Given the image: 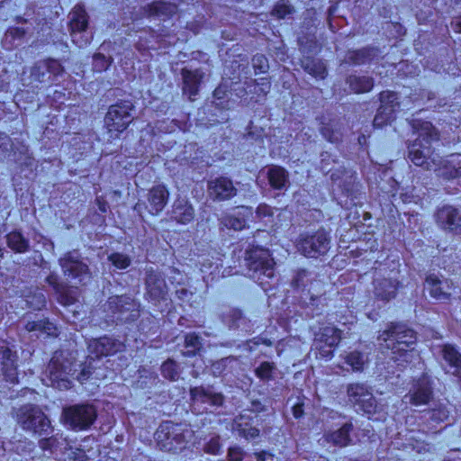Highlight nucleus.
Here are the masks:
<instances>
[{
    "label": "nucleus",
    "mask_w": 461,
    "mask_h": 461,
    "mask_svg": "<svg viewBox=\"0 0 461 461\" xmlns=\"http://www.w3.org/2000/svg\"><path fill=\"white\" fill-rule=\"evenodd\" d=\"M299 50L303 54L310 55L317 51V41L314 36H300L298 38Z\"/></svg>",
    "instance_id": "8fccbe9b"
},
{
    "label": "nucleus",
    "mask_w": 461,
    "mask_h": 461,
    "mask_svg": "<svg viewBox=\"0 0 461 461\" xmlns=\"http://www.w3.org/2000/svg\"><path fill=\"white\" fill-rule=\"evenodd\" d=\"M97 418L95 407L89 403L74 404L63 408L61 419L68 429L75 431L88 429Z\"/></svg>",
    "instance_id": "423d86ee"
},
{
    "label": "nucleus",
    "mask_w": 461,
    "mask_h": 461,
    "mask_svg": "<svg viewBox=\"0 0 461 461\" xmlns=\"http://www.w3.org/2000/svg\"><path fill=\"white\" fill-rule=\"evenodd\" d=\"M276 366L274 362L264 361L255 369V375L263 382L273 380Z\"/></svg>",
    "instance_id": "49530a36"
},
{
    "label": "nucleus",
    "mask_w": 461,
    "mask_h": 461,
    "mask_svg": "<svg viewBox=\"0 0 461 461\" xmlns=\"http://www.w3.org/2000/svg\"><path fill=\"white\" fill-rule=\"evenodd\" d=\"M294 12V7L287 1L280 0L276 4L272 11V15L276 16L278 19H285L290 18Z\"/></svg>",
    "instance_id": "de8ad7c7"
},
{
    "label": "nucleus",
    "mask_w": 461,
    "mask_h": 461,
    "mask_svg": "<svg viewBox=\"0 0 461 461\" xmlns=\"http://www.w3.org/2000/svg\"><path fill=\"white\" fill-rule=\"evenodd\" d=\"M133 108L131 101H121L109 107L104 117V125L110 139H118L129 127L133 121Z\"/></svg>",
    "instance_id": "39448f33"
},
{
    "label": "nucleus",
    "mask_w": 461,
    "mask_h": 461,
    "mask_svg": "<svg viewBox=\"0 0 461 461\" xmlns=\"http://www.w3.org/2000/svg\"><path fill=\"white\" fill-rule=\"evenodd\" d=\"M437 354L445 362L442 364L447 373L459 375L461 369V352L459 348L453 344L444 343L436 347Z\"/></svg>",
    "instance_id": "5701e85b"
},
{
    "label": "nucleus",
    "mask_w": 461,
    "mask_h": 461,
    "mask_svg": "<svg viewBox=\"0 0 461 461\" xmlns=\"http://www.w3.org/2000/svg\"><path fill=\"white\" fill-rule=\"evenodd\" d=\"M346 83L355 94L368 93L374 87V78L369 76L353 74L347 77Z\"/></svg>",
    "instance_id": "e433bc0d"
},
{
    "label": "nucleus",
    "mask_w": 461,
    "mask_h": 461,
    "mask_svg": "<svg viewBox=\"0 0 461 461\" xmlns=\"http://www.w3.org/2000/svg\"><path fill=\"white\" fill-rule=\"evenodd\" d=\"M59 265L66 276L81 285H86L91 279L88 266L80 259V254L74 250L66 253L60 259Z\"/></svg>",
    "instance_id": "9d476101"
},
{
    "label": "nucleus",
    "mask_w": 461,
    "mask_h": 461,
    "mask_svg": "<svg viewBox=\"0 0 461 461\" xmlns=\"http://www.w3.org/2000/svg\"><path fill=\"white\" fill-rule=\"evenodd\" d=\"M399 282L395 278H375L374 294L377 299L388 302L396 296Z\"/></svg>",
    "instance_id": "c85d7f7f"
},
{
    "label": "nucleus",
    "mask_w": 461,
    "mask_h": 461,
    "mask_svg": "<svg viewBox=\"0 0 461 461\" xmlns=\"http://www.w3.org/2000/svg\"><path fill=\"white\" fill-rule=\"evenodd\" d=\"M46 283L48 285H50L53 288L55 293H57L58 291H60V289L63 286H65L63 284L59 283V276L56 274H53V273L50 274L46 277Z\"/></svg>",
    "instance_id": "0e129e2a"
},
{
    "label": "nucleus",
    "mask_w": 461,
    "mask_h": 461,
    "mask_svg": "<svg viewBox=\"0 0 461 461\" xmlns=\"http://www.w3.org/2000/svg\"><path fill=\"white\" fill-rule=\"evenodd\" d=\"M251 83L257 84L259 86V94H262L263 95H266L271 88V83L269 80L266 77L260 78L258 80H251Z\"/></svg>",
    "instance_id": "e2e57ef3"
},
{
    "label": "nucleus",
    "mask_w": 461,
    "mask_h": 461,
    "mask_svg": "<svg viewBox=\"0 0 461 461\" xmlns=\"http://www.w3.org/2000/svg\"><path fill=\"white\" fill-rule=\"evenodd\" d=\"M304 403L302 401H298L292 407V412L295 419H300L304 414Z\"/></svg>",
    "instance_id": "774afa93"
},
{
    "label": "nucleus",
    "mask_w": 461,
    "mask_h": 461,
    "mask_svg": "<svg viewBox=\"0 0 461 461\" xmlns=\"http://www.w3.org/2000/svg\"><path fill=\"white\" fill-rule=\"evenodd\" d=\"M68 28L72 41L78 47H83L87 43V40H78L77 36L86 32L88 26V14L83 5L77 4L68 14Z\"/></svg>",
    "instance_id": "6ab92c4d"
},
{
    "label": "nucleus",
    "mask_w": 461,
    "mask_h": 461,
    "mask_svg": "<svg viewBox=\"0 0 461 461\" xmlns=\"http://www.w3.org/2000/svg\"><path fill=\"white\" fill-rule=\"evenodd\" d=\"M342 336V331L333 325H326L321 327L320 330L315 333L314 340L316 342L324 343L330 348L337 347Z\"/></svg>",
    "instance_id": "2f4dec72"
},
{
    "label": "nucleus",
    "mask_w": 461,
    "mask_h": 461,
    "mask_svg": "<svg viewBox=\"0 0 461 461\" xmlns=\"http://www.w3.org/2000/svg\"><path fill=\"white\" fill-rule=\"evenodd\" d=\"M251 62L256 74L266 73L269 68L268 60L263 54L254 55Z\"/></svg>",
    "instance_id": "864d4df0"
},
{
    "label": "nucleus",
    "mask_w": 461,
    "mask_h": 461,
    "mask_svg": "<svg viewBox=\"0 0 461 461\" xmlns=\"http://www.w3.org/2000/svg\"><path fill=\"white\" fill-rule=\"evenodd\" d=\"M219 221L221 226L233 230H241L247 225L246 217L241 212L224 213L219 219Z\"/></svg>",
    "instance_id": "ea45409f"
},
{
    "label": "nucleus",
    "mask_w": 461,
    "mask_h": 461,
    "mask_svg": "<svg viewBox=\"0 0 461 461\" xmlns=\"http://www.w3.org/2000/svg\"><path fill=\"white\" fill-rule=\"evenodd\" d=\"M266 411H267L266 405H264L258 400H254L251 402V408L245 411L244 412L251 413L252 415H258V413L264 412Z\"/></svg>",
    "instance_id": "69168bd1"
},
{
    "label": "nucleus",
    "mask_w": 461,
    "mask_h": 461,
    "mask_svg": "<svg viewBox=\"0 0 461 461\" xmlns=\"http://www.w3.org/2000/svg\"><path fill=\"white\" fill-rule=\"evenodd\" d=\"M193 437L194 431L186 424L171 420L162 422L155 433L158 447L165 452L183 450Z\"/></svg>",
    "instance_id": "f03ea898"
},
{
    "label": "nucleus",
    "mask_w": 461,
    "mask_h": 461,
    "mask_svg": "<svg viewBox=\"0 0 461 461\" xmlns=\"http://www.w3.org/2000/svg\"><path fill=\"white\" fill-rule=\"evenodd\" d=\"M330 237L322 228L314 232L301 233L296 240L297 250L307 258H317L330 249Z\"/></svg>",
    "instance_id": "0eeeda50"
},
{
    "label": "nucleus",
    "mask_w": 461,
    "mask_h": 461,
    "mask_svg": "<svg viewBox=\"0 0 461 461\" xmlns=\"http://www.w3.org/2000/svg\"><path fill=\"white\" fill-rule=\"evenodd\" d=\"M77 370H73L68 361L60 360L58 356H54L49 363L48 372L53 386L59 389H68L71 387L69 376H74Z\"/></svg>",
    "instance_id": "4468645a"
},
{
    "label": "nucleus",
    "mask_w": 461,
    "mask_h": 461,
    "mask_svg": "<svg viewBox=\"0 0 461 461\" xmlns=\"http://www.w3.org/2000/svg\"><path fill=\"white\" fill-rule=\"evenodd\" d=\"M176 296L179 300L185 302V301H189L192 298L193 293L186 288L181 287L179 289H176Z\"/></svg>",
    "instance_id": "338daca9"
},
{
    "label": "nucleus",
    "mask_w": 461,
    "mask_h": 461,
    "mask_svg": "<svg viewBox=\"0 0 461 461\" xmlns=\"http://www.w3.org/2000/svg\"><path fill=\"white\" fill-rule=\"evenodd\" d=\"M378 340H383L384 347L391 349L393 354L402 357L413 351L417 337L413 330L397 324L391 325L388 330H384L378 336Z\"/></svg>",
    "instance_id": "7ed1b4c3"
},
{
    "label": "nucleus",
    "mask_w": 461,
    "mask_h": 461,
    "mask_svg": "<svg viewBox=\"0 0 461 461\" xmlns=\"http://www.w3.org/2000/svg\"><path fill=\"white\" fill-rule=\"evenodd\" d=\"M309 279V272L301 269L296 272L295 276H294L292 280V285L294 288H304L306 286V282Z\"/></svg>",
    "instance_id": "052dcab7"
},
{
    "label": "nucleus",
    "mask_w": 461,
    "mask_h": 461,
    "mask_svg": "<svg viewBox=\"0 0 461 461\" xmlns=\"http://www.w3.org/2000/svg\"><path fill=\"white\" fill-rule=\"evenodd\" d=\"M378 55V48L365 47L360 50L348 51L347 59L353 65H363L371 62L375 58H377Z\"/></svg>",
    "instance_id": "f704fd0d"
},
{
    "label": "nucleus",
    "mask_w": 461,
    "mask_h": 461,
    "mask_svg": "<svg viewBox=\"0 0 461 461\" xmlns=\"http://www.w3.org/2000/svg\"><path fill=\"white\" fill-rule=\"evenodd\" d=\"M237 188L232 180L220 176L207 182V194L213 202L229 201L237 195Z\"/></svg>",
    "instance_id": "dca6fc26"
},
{
    "label": "nucleus",
    "mask_w": 461,
    "mask_h": 461,
    "mask_svg": "<svg viewBox=\"0 0 461 461\" xmlns=\"http://www.w3.org/2000/svg\"><path fill=\"white\" fill-rule=\"evenodd\" d=\"M433 398V384L427 375L420 377L405 394L404 399L413 406L428 404Z\"/></svg>",
    "instance_id": "a211bd4d"
},
{
    "label": "nucleus",
    "mask_w": 461,
    "mask_h": 461,
    "mask_svg": "<svg viewBox=\"0 0 461 461\" xmlns=\"http://www.w3.org/2000/svg\"><path fill=\"white\" fill-rule=\"evenodd\" d=\"M108 261L117 269L124 270L131 264V258L122 252H113L108 256Z\"/></svg>",
    "instance_id": "09e8293b"
},
{
    "label": "nucleus",
    "mask_w": 461,
    "mask_h": 461,
    "mask_svg": "<svg viewBox=\"0 0 461 461\" xmlns=\"http://www.w3.org/2000/svg\"><path fill=\"white\" fill-rule=\"evenodd\" d=\"M123 347V344L119 339L104 336L90 339L87 348L91 357L94 356L96 358H101L122 351Z\"/></svg>",
    "instance_id": "412c9836"
},
{
    "label": "nucleus",
    "mask_w": 461,
    "mask_h": 461,
    "mask_svg": "<svg viewBox=\"0 0 461 461\" xmlns=\"http://www.w3.org/2000/svg\"><path fill=\"white\" fill-rule=\"evenodd\" d=\"M94 59V68L97 71L106 70L112 64L113 59L107 58L105 55L102 53H96L93 57Z\"/></svg>",
    "instance_id": "13d9d810"
},
{
    "label": "nucleus",
    "mask_w": 461,
    "mask_h": 461,
    "mask_svg": "<svg viewBox=\"0 0 461 461\" xmlns=\"http://www.w3.org/2000/svg\"><path fill=\"white\" fill-rule=\"evenodd\" d=\"M353 430V424L346 422L339 429L324 434V439L337 447H346L350 441V432Z\"/></svg>",
    "instance_id": "72a5a7b5"
},
{
    "label": "nucleus",
    "mask_w": 461,
    "mask_h": 461,
    "mask_svg": "<svg viewBox=\"0 0 461 461\" xmlns=\"http://www.w3.org/2000/svg\"><path fill=\"white\" fill-rule=\"evenodd\" d=\"M343 363L350 366L353 372H361L366 364L365 355L357 350L345 353L341 356Z\"/></svg>",
    "instance_id": "79ce46f5"
},
{
    "label": "nucleus",
    "mask_w": 461,
    "mask_h": 461,
    "mask_svg": "<svg viewBox=\"0 0 461 461\" xmlns=\"http://www.w3.org/2000/svg\"><path fill=\"white\" fill-rule=\"evenodd\" d=\"M245 261L250 277L261 280V276L271 278L275 273V262L268 249L253 247L246 250Z\"/></svg>",
    "instance_id": "6e6552de"
},
{
    "label": "nucleus",
    "mask_w": 461,
    "mask_h": 461,
    "mask_svg": "<svg viewBox=\"0 0 461 461\" xmlns=\"http://www.w3.org/2000/svg\"><path fill=\"white\" fill-rule=\"evenodd\" d=\"M8 248L15 253L24 254L30 250V240L21 230H14L5 235Z\"/></svg>",
    "instance_id": "c9c22d12"
},
{
    "label": "nucleus",
    "mask_w": 461,
    "mask_h": 461,
    "mask_svg": "<svg viewBox=\"0 0 461 461\" xmlns=\"http://www.w3.org/2000/svg\"><path fill=\"white\" fill-rule=\"evenodd\" d=\"M320 131L323 138L330 142H338L340 139V133L335 131L330 123L321 122Z\"/></svg>",
    "instance_id": "5fc2aeb1"
},
{
    "label": "nucleus",
    "mask_w": 461,
    "mask_h": 461,
    "mask_svg": "<svg viewBox=\"0 0 461 461\" xmlns=\"http://www.w3.org/2000/svg\"><path fill=\"white\" fill-rule=\"evenodd\" d=\"M43 61L46 63L48 71L50 75L52 76L53 81H55L59 76H61L64 73V68L58 59H43Z\"/></svg>",
    "instance_id": "6e6d98bb"
},
{
    "label": "nucleus",
    "mask_w": 461,
    "mask_h": 461,
    "mask_svg": "<svg viewBox=\"0 0 461 461\" xmlns=\"http://www.w3.org/2000/svg\"><path fill=\"white\" fill-rule=\"evenodd\" d=\"M436 221L444 230H454L460 226L461 210L451 205L438 208L435 214Z\"/></svg>",
    "instance_id": "393cba45"
},
{
    "label": "nucleus",
    "mask_w": 461,
    "mask_h": 461,
    "mask_svg": "<svg viewBox=\"0 0 461 461\" xmlns=\"http://www.w3.org/2000/svg\"><path fill=\"white\" fill-rule=\"evenodd\" d=\"M301 65L305 72L315 78L324 79L327 76L326 65L321 59H316L309 56L303 57V59H301Z\"/></svg>",
    "instance_id": "4c0bfd02"
},
{
    "label": "nucleus",
    "mask_w": 461,
    "mask_h": 461,
    "mask_svg": "<svg viewBox=\"0 0 461 461\" xmlns=\"http://www.w3.org/2000/svg\"><path fill=\"white\" fill-rule=\"evenodd\" d=\"M181 76L183 78V93L188 95L190 101L194 100V97L199 92L203 73L199 69L190 70L183 68Z\"/></svg>",
    "instance_id": "cd10ccee"
},
{
    "label": "nucleus",
    "mask_w": 461,
    "mask_h": 461,
    "mask_svg": "<svg viewBox=\"0 0 461 461\" xmlns=\"http://www.w3.org/2000/svg\"><path fill=\"white\" fill-rule=\"evenodd\" d=\"M25 329L29 332L41 331L49 336H58L57 327L52 322L49 321L48 319L28 321L25 324Z\"/></svg>",
    "instance_id": "a19ab883"
},
{
    "label": "nucleus",
    "mask_w": 461,
    "mask_h": 461,
    "mask_svg": "<svg viewBox=\"0 0 461 461\" xmlns=\"http://www.w3.org/2000/svg\"><path fill=\"white\" fill-rule=\"evenodd\" d=\"M107 306L113 313L118 314L121 321H131L139 317L137 303L129 295L111 296L107 301Z\"/></svg>",
    "instance_id": "2eb2a0df"
},
{
    "label": "nucleus",
    "mask_w": 461,
    "mask_h": 461,
    "mask_svg": "<svg viewBox=\"0 0 461 461\" xmlns=\"http://www.w3.org/2000/svg\"><path fill=\"white\" fill-rule=\"evenodd\" d=\"M202 347V339L194 332H190L185 336V348L187 349L184 352L185 357L194 356Z\"/></svg>",
    "instance_id": "a18cd8bd"
},
{
    "label": "nucleus",
    "mask_w": 461,
    "mask_h": 461,
    "mask_svg": "<svg viewBox=\"0 0 461 461\" xmlns=\"http://www.w3.org/2000/svg\"><path fill=\"white\" fill-rule=\"evenodd\" d=\"M221 445L220 443V437L215 436L204 445L203 451L211 455H219L221 453Z\"/></svg>",
    "instance_id": "bf43d9fd"
},
{
    "label": "nucleus",
    "mask_w": 461,
    "mask_h": 461,
    "mask_svg": "<svg viewBox=\"0 0 461 461\" xmlns=\"http://www.w3.org/2000/svg\"><path fill=\"white\" fill-rule=\"evenodd\" d=\"M413 128L419 132L418 138L408 146V158L417 167L437 171L443 158L432 149L433 140H438L435 127L429 122L414 121Z\"/></svg>",
    "instance_id": "f257e3e1"
},
{
    "label": "nucleus",
    "mask_w": 461,
    "mask_h": 461,
    "mask_svg": "<svg viewBox=\"0 0 461 461\" xmlns=\"http://www.w3.org/2000/svg\"><path fill=\"white\" fill-rule=\"evenodd\" d=\"M177 11L175 4L155 1L144 7V13L148 17H156L166 20L173 16Z\"/></svg>",
    "instance_id": "c756f323"
},
{
    "label": "nucleus",
    "mask_w": 461,
    "mask_h": 461,
    "mask_svg": "<svg viewBox=\"0 0 461 461\" xmlns=\"http://www.w3.org/2000/svg\"><path fill=\"white\" fill-rule=\"evenodd\" d=\"M17 423L27 432L35 435H50L53 428L47 415L38 406L27 404L16 411Z\"/></svg>",
    "instance_id": "20e7f679"
},
{
    "label": "nucleus",
    "mask_w": 461,
    "mask_h": 461,
    "mask_svg": "<svg viewBox=\"0 0 461 461\" xmlns=\"http://www.w3.org/2000/svg\"><path fill=\"white\" fill-rule=\"evenodd\" d=\"M259 419L258 415L243 412L238 415L233 420V429L239 436L252 440L259 437L260 429Z\"/></svg>",
    "instance_id": "4be33fe9"
},
{
    "label": "nucleus",
    "mask_w": 461,
    "mask_h": 461,
    "mask_svg": "<svg viewBox=\"0 0 461 461\" xmlns=\"http://www.w3.org/2000/svg\"><path fill=\"white\" fill-rule=\"evenodd\" d=\"M145 296L146 298L157 304L161 301L167 300L168 288L164 275L153 267L145 270Z\"/></svg>",
    "instance_id": "f8f14e48"
},
{
    "label": "nucleus",
    "mask_w": 461,
    "mask_h": 461,
    "mask_svg": "<svg viewBox=\"0 0 461 461\" xmlns=\"http://www.w3.org/2000/svg\"><path fill=\"white\" fill-rule=\"evenodd\" d=\"M27 305L33 310H41L46 306V297L45 294L39 291L34 293L33 294L28 296L26 300Z\"/></svg>",
    "instance_id": "603ef678"
},
{
    "label": "nucleus",
    "mask_w": 461,
    "mask_h": 461,
    "mask_svg": "<svg viewBox=\"0 0 461 461\" xmlns=\"http://www.w3.org/2000/svg\"><path fill=\"white\" fill-rule=\"evenodd\" d=\"M31 77L33 80L44 84H52V76L48 71V67L43 60H40L32 67Z\"/></svg>",
    "instance_id": "37998d69"
},
{
    "label": "nucleus",
    "mask_w": 461,
    "mask_h": 461,
    "mask_svg": "<svg viewBox=\"0 0 461 461\" xmlns=\"http://www.w3.org/2000/svg\"><path fill=\"white\" fill-rule=\"evenodd\" d=\"M221 319L222 323L238 336L243 337L254 332V323L238 308L223 311Z\"/></svg>",
    "instance_id": "ddd939ff"
},
{
    "label": "nucleus",
    "mask_w": 461,
    "mask_h": 461,
    "mask_svg": "<svg viewBox=\"0 0 461 461\" xmlns=\"http://www.w3.org/2000/svg\"><path fill=\"white\" fill-rule=\"evenodd\" d=\"M160 372L165 379L177 381L181 375V368L176 361L168 358L161 365Z\"/></svg>",
    "instance_id": "c03bdc74"
},
{
    "label": "nucleus",
    "mask_w": 461,
    "mask_h": 461,
    "mask_svg": "<svg viewBox=\"0 0 461 461\" xmlns=\"http://www.w3.org/2000/svg\"><path fill=\"white\" fill-rule=\"evenodd\" d=\"M192 404L201 408V411L209 407H219L223 404L224 397L221 393L214 392L212 387L195 386L190 389Z\"/></svg>",
    "instance_id": "f3484780"
},
{
    "label": "nucleus",
    "mask_w": 461,
    "mask_h": 461,
    "mask_svg": "<svg viewBox=\"0 0 461 461\" xmlns=\"http://www.w3.org/2000/svg\"><path fill=\"white\" fill-rule=\"evenodd\" d=\"M17 354L7 347H0V360L3 375L6 382L15 384L18 383Z\"/></svg>",
    "instance_id": "b1692460"
},
{
    "label": "nucleus",
    "mask_w": 461,
    "mask_h": 461,
    "mask_svg": "<svg viewBox=\"0 0 461 461\" xmlns=\"http://www.w3.org/2000/svg\"><path fill=\"white\" fill-rule=\"evenodd\" d=\"M243 456V450L240 447H231L228 450L229 461H242Z\"/></svg>",
    "instance_id": "680f3d73"
},
{
    "label": "nucleus",
    "mask_w": 461,
    "mask_h": 461,
    "mask_svg": "<svg viewBox=\"0 0 461 461\" xmlns=\"http://www.w3.org/2000/svg\"><path fill=\"white\" fill-rule=\"evenodd\" d=\"M169 197V192L164 185L153 186L148 194V209L150 214L158 215L165 208Z\"/></svg>",
    "instance_id": "a878e982"
},
{
    "label": "nucleus",
    "mask_w": 461,
    "mask_h": 461,
    "mask_svg": "<svg viewBox=\"0 0 461 461\" xmlns=\"http://www.w3.org/2000/svg\"><path fill=\"white\" fill-rule=\"evenodd\" d=\"M424 289L433 299L445 303L450 300L455 287L451 280L432 274L426 277Z\"/></svg>",
    "instance_id": "aec40b11"
},
{
    "label": "nucleus",
    "mask_w": 461,
    "mask_h": 461,
    "mask_svg": "<svg viewBox=\"0 0 461 461\" xmlns=\"http://www.w3.org/2000/svg\"><path fill=\"white\" fill-rule=\"evenodd\" d=\"M348 400L358 411L371 415L376 412L377 403L371 390L361 383L349 384L347 387Z\"/></svg>",
    "instance_id": "9b49d317"
},
{
    "label": "nucleus",
    "mask_w": 461,
    "mask_h": 461,
    "mask_svg": "<svg viewBox=\"0 0 461 461\" xmlns=\"http://www.w3.org/2000/svg\"><path fill=\"white\" fill-rule=\"evenodd\" d=\"M171 218L179 224H188L194 219V208L185 197H177L172 205Z\"/></svg>",
    "instance_id": "bb28decb"
},
{
    "label": "nucleus",
    "mask_w": 461,
    "mask_h": 461,
    "mask_svg": "<svg viewBox=\"0 0 461 461\" xmlns=\"http://www.w3.org/2000/svg\"><path fill=\"white\" fill-rule=\"evenodd\" d=\"M56 294L58 302L64 306L72 305L77 302L74 292L68 289L66 286H63L60 291H58Z\"/></svg>",
    "instance_id": "3c124183"
},
{
    "label": "nucleus",
    "mask_w": 461,
    "mask_h": 461,
    "mask_svg": "<svg viewBox=\"0 0 461 461\" xmlns=\"http://www.w3.org/2000/svg\"><path fill=\"white\" fill-rule=\"evenodd\" d=\"M437 171L439 172L440 176L447 180L461 177V157L450 155L447 160L443 159V163Z\"/></svg>",
    "instance_id": "473e14b6"
},
{
    "label": "nucleus",
    "mask_w": 461,
    "mask_h": 461,
    "mask_svg": "<svg viewBox=\"0 0 461 461\" xmlns=\"http://www.w3.org/2000/svg\"><path fill=\"white\" fill-rule=\"evenodd\" d=\"M449 413L447 405L438 402L433 403V407L425 411L422 417L432 424H439L448 419Z\"/></svg>",
    "instance_id": "58836bf2"
},
{
    "label": "nucleus",
    "mask_w": 461,
    "mask_h": 461,
    "mask_svg": "<svg viewBox=\"0 0 461 461\" xmlns=\"http://www.w3.org/2000/svg\"><path fill=\"white\" fill-rule=\"evenodd\" d=\"M13 149V140L6 133L0 132V160L9 155Z\"/></svg>",
    "instance_id": "4d7b16f0"
},
{
    "label": "nucleus",
    "mask_w": 461,
    "mask_h": 461,
    "mask_svg": "<svg viewBox=\"0 0 461 461\" xmlns=\"http://www.w3.org/2000/svg\"><path fill=\"white\" fill-rule=\"evenodd\" d=\"M267 180L275 190H286L290 185L288 171L280 166H272L267 170Z\"/></svg>",
    "instance_id": "7c9ffc66"
},
{
    "label": "nucleus",
    "mask_w": 461,
    "mask_h": 461,
    "mask_svg": "<svg viewBox=\"0 0 461 461\" xmlns=\"http://www.w3.org/2000/svg\"><path fill=\"white\" fill-rule=\"evenodd\" d=\"M380 106L373 121L375 128H383L395 119V112L400 108L399 95L394 91L385 90L379 94Z\"/></svg>",
    "instance_id": "1a4fd4ad"
}]
</instances>
